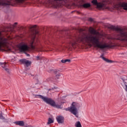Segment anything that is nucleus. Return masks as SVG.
Returning <instances> with one entry per match:
<instances>
[{"mask_svg": "<svg viewBox=\"0 0 127 127\" xmlns=\"http://www.w3.org/2000/svg\"><path fill=\"white\" fill-rule=\"evenodd\" d=\"M100 58H102L104 61H105L106 63H114V61L112 60H110L105 57H104V54H102V55L100 56Z\"/></svg>", "mask_w": 127, "mask_h": 127, "instance_id": "14", "label": "nucleus"}, {"mask_svg": "<svg viewBox=\"0 0 127 127\" xmlns=\"http://www.w3.org/2000/svg\"><path fill=\"white\" fill-rule=\"evenodd\" d=\"M81 106L82 104H80V103L78 102H73L71 104V106L70 107H68L65 109V111H68L70 112L71 114L74 115L76 118H78V109H80L81 108Z\"/></svg>", "mask_w": 127, "mask_h": 127, "instance_id": "3", "label": "nucleus"}, {"mask_svg": "<svg viewBox=\"0 0 127 127\" xmlns=\"http://www.w3.org/2000/svg\"><path fill=\"white\" fill-rule=\"evenodd\" d=\"M0 66L2 67V68H5V67H7V65H6V63H1L0 62Z\"/></svg>", "mask_w": 127, "mask_h": 127, "instance_id": "19", "label": "nucleus"}, {"mask_svg": "<svg viewBox=\"0 0 127 127\" xmlns=\"http://www.w3.org/2000/svg\"><path fill=\"white\" fill-rule=\"evenodd\" d=\"M26 56H28V57H30V55H29V54H27V53H26V54H25Z\"/></svg>", "mask_w": 127, "mask_h": 127, "instance_id": "34", "label": "nucleus"}, {"mask_svg": "<svg viewBox=\"0 0 127 127\" xmlns=\"http://www.w3.org/2000/svg\"><path fill=\"white\" fill-rule=\"evenodd\" d=\"M35 98H40V99H42L45 103H47V102L48 101V100L49 99V97H44L43 95H34Z\"/></svg>", "mask_w": 127, "mask_h": 127, "instance_id": "11", "label": "nucleus"}, {"mask_svg": "<svg viewBox=\"0 0 127 127\" xmlns=\"http://www.w3.org/2000/svg\"><path fill=\"white\" fill-rule=\"evenodd\" d=\"M61 62L62 63H65V60H62Z\"/></svg>", "mask_w": 127, "mask_h": 127, "instance_id": "33", "label": "nucleus"}, {"mask_svg": "<svg viewBox=\"0 0 127 127\" xmlns=\"http://www.w3.org/2000/svg\"><path fill=\"white\" fill-rule=\"evenodd\" d=\"M14 24H15V25H16L17 24V22H15Z\"/></svg>", "mask_w": 127, "mask_h": 127, "instance_id": "35", "label": "nucleus"}, {"mask_svg": "<svg viewBox=\"0 0 127 127\" xmlns=\"http://www.w3.org/2000/svg\"><path fill=\"white\" fill-rule=\"evenodd\" d=\"M7 44H8L7 39L4 38L0 31V50H1L2 48L7 47Z\"/></svg>", "mask_w": 127, "mask_h": 127, "instance_id": "5", "label": "nucleus"}, {"mask_svg": "<svg viewBox=\"0 0 127 127\" xmlns=\"http://www.w3.org/2000/svg\"><path fill=\"white\" fill-rule=\"evenodd\" d=\"M60 76H61V74L58 73L56 75V78H54L53 77V78H52L51 80L53 81V82H56V81H57L56 79H59V78H60Z\"/></svg>", "mask_w": 127, "mask_h": 127, "instance_id": "16", "label": "nucleus"}, {"mask_svg": "<svg viewBox=\"0 0 127 127\" xmlns=\"http://www.w3.org/2000/svg\"><path fill=\"white\" fill-rule=\"evenodd\" d=\"M0 5L8 6V5H11V2L8 0H0Z\"/></svg>", "mask_w": 127, "mask_h": 127, "instance_id": "10", "label": "nucleus"}, {"mask_svg": "<svg viewBox=\"0 0 127 127\" xmlns=\"http://www.w3.org/2000/svg\"><path fill=\"white\" fill-rule=\"evenodd\" d=\"M5 122H6V123H7V120H5Z\"/></svg>", "mask_w": 127, "mask_h": 127, "instance_id": "36", "label": "nucleus"}, {"mask_svg": "<svg viewBox=\"0 0 127 127\" xmlns=\"http://www.w3.org/2000/svg\"><path fill=\"white\" fill-rule=\"evenodd\" d=\"M19 62L23 64H25L26 67H29L31 65V62H29V61H27L26 59H21L19 60Z\"/></svg>", "mask_w": 127, "mask_h": 127, "instance_id": "12", "label": "nucleus"}, {"mask_svg": "<svg viewBox=\"0 0 127 127\" xmlns=\"http://www.w3.org/2000/svg\"><path fill=\"white\" fill-rule=\"evenodd\" d=\"M91 2L93 5H96L99 9H104L105 8V4L98 2V0H92Z\"/></svg>", "mask_w": 127, "mask_h": 127, "instance_id": "8", "label": "nucleus"}, {"mask_svg": "<svg viewBox=\"0 0 127 127\" xmlns=\"http://www.w3.org/2000/svg\"><path fill=\"white\" fill-rule=\"evenodd\" d=\"M4 69L6 71V72H7V73H9V69H8V68L5 67Z\"/></svg>", "mask_w": 127, "mask_h": 127, "instance_id": "31", "label": "nucleus"}, {"mask_svg": "<svg viewBox=\"0 0 127 127\" xmlns=\"http://www.w3.org/2000/svg\"><path fill=\"white\" fill-rule=\"evenodd\" d=\"M91 33H92V34H94L95 35H96V34H97V31H96V30H91Z\"/></svg>", "mask_w": 127, "mask_h": 127, "instance_id": "24", "label": "nucleus"}, {"mask_svg": "<svg viewBox=\"0 0 127 127\" xmlns=\"http://www.w3.org/2000/svg\"><path fill=\"white\" fill-rule=\"evenodd\" d=\"M36 60L37 61H39V60H42V58L40 56H37L36 57Z\"/></svg>", "mask_w": 127, "mask_h": 127, "instance_id": "23", "label": "nucleus"}, {"mask_svg": "<svg viewBox=\"0 0 127 127\" xmlns=\"http://www.w3.org/2000/svg\"><path fill=\"white\" fill-rule=\"evenodd\" d=\"M53 123H54V120L52 118H49L48 119L47 125H51V124H53Z\"/></svg>", "mask_w": 127, "mask_h": 127, "instance_id": "18", "label": "nucleus"}, {"mask_svg": "<svg viewBox=\"0 0 127 127\" xmlns=\"http://www.w3.org/2000/svg\"><path fill=\"white\" fill-rule=\"evenodd\" d=\"M14 124L16 126H19V127H24L25 124H24V121H18L14 122Z\"/></svg>", "mask_w": 127, "mask_h": 127, "instance_id": "13", "label": "nucleus"}, {"mask_svg": "<svg viewBox=\"0 0 127 127\" xmlns=\"http://www.w3.org/2000/svg\"><path fill=\"white\" fill-rule=\"evenodd\" d=\"M84 8H88V7H91V4L90 3H85L81 5Z\"/></svg>", "mask_w": 127, "mask_h": 127, "instance_id": "17", "label": "nucleus"}, {"mask_svg": "<svg viewBox=\"0 0 127 127\" xmlns=\"http://www.w3.org/2000/svg\"><path fill=\"white\" fill-rule=\"evenodd\" d=\"M34 79H35L37 82H39L38 80V75H35V76L34 77Z\"/></svg>", "mask_w": 127, "mask_h": 127, "instance_id": "26", "label": "nucleus"}, {"mask_svg": "<svg viewBox=\"0 0 127 127\" xmlns=\"http://www.w3.org/2000/svg\"><path fill=\"white\" fill-rule=\"evenodd\" d=\"M122 6L125 10H127V3H125L124 4H123L122 5Z\"/></svg>", "mask_w": 127, "mask_h": 127, "instance_id": "21", "label": "nucleus"}, {"mask_svg": "<svg viewBox=\"0 0 127 127\" xmlns=\"http://www.w3.org/2000/svg\"><path fill=\"white\" fill-rule=\"evenodd\" d=\"M57 121L58 124H63L64 123V117L63 116H58L57 117Z\"/></svg>", "mask_w": 127, "mask_h": 127, "instance_id": "15", "label": "nucleus"}, {"mask_svg": "<svg viewBox=\"0 0 127 127\" xmlns=\"http://www.w3.org/2000/svg\"><path fill=\"white\" fill-rule=\"evenodd\" d=\"M88 21H90L91 22H93L94 21V20L92 18H88Z\"/></svg>", "mask_w": 127, "mask_h": 127, "instance_id": "29", "label": "nucleus"}, {"mask_svg": "<svg viewBox=\"0 0 127 127\" xmlns=\"http://www.w3.org/2000/svg\"><path fill=\"white\" fill-rule=\"evenodd\" d=\"M64 62H71V60H69V59H66V60H64Z\"/></svg>", "mask_w": 127, "mask_h": 127, "instance_id": "30", "label": "nucleus"}, {"mask_svg": "<svg viewBox=\"0 0 127 127\" xmlns=\"http://www.w3.org/2000/svg\"><path fill=\"white\" fill-rule=\"evenodd\" d=\"M20 28L21 29H22V30H24V29H25V27H23V26H21V27H20Z\"/></svg>", "mask_w": 127, "mask_h": 127, "instance_id": "32", "label": "nucleus"}, {"mask_svg": "<svg viewBox=\"0 0 127 127\" xmlns=\"http://www.w3.org/2000/svg\"><path fill=\"white\" fill-rule=\"evenodd\" d=\"M0 120H5V118L2 115V113H0Z\"/></svg>", "mask_w": 127, "mask_h": 127, "instance_id": "25", "label": "nucleus"}, {"mask_svg": "<svg viewBox=\"0 0 127 127\" xmlns=\"http://www.w3.org/2000/svg\"><path fill=\"white\" fill-rule=\"evenodd\" d=\"M47 104L48 105H50L52 107L54 108H56V109H62L63 107H62V105H58L56 104V102L53 99H51V98H49Z\"/></svg>", "mask_w": 127, "mask_h": 127, "instance_id": "6", "label": "nucleus"}, {"mask_svg": "<svg viewBox=\"0 0 127 127\" xmlns=\"http://www.w3.org/2000/svg\"><path fill=\"white\" fill-rule=\"evenodd\" d=\"M4 102H7V100H2Z\"/></svg>", "mask_w": 127, "mask_h": 127, "instance_id": "37", "label": "nucleus"}, {"mask_svg": "<svg viewBox=\"0 0 127 127\" xmlns=\"http://www.w3.org/2000/svg\"><path fill=\"white\" fill-rule=\"evenodd\" d=\"M54 4V5H56L57 6H59L61 4H62L63 2H67V0H50Z\"/></svg>", "mask_w": 127, "mask_h": 127, "instance_id": "9", "label": "nucleus"}, {"mask_svg": "<svg viewBox=\"0 0 127 127\" xmlns=\"http://www.w3.org/2000/svg\"><path fill=\"white\" fill-rule=\"evenodd\" d=\"M59 33L63 36L67 38V41L69 45H71L73 48L77 44V43H80L81 42L82 43H92L95 48L100 50H104L107 48H114L116 46V45L113 43L109 45H107V43H104V42L100 41V39L91 34L83 33L81 36L76 37L75 36L71 35L69 31H58L57 34H59Z\"/></svg>", "mask_w": 127, "mask_h": 127, "instance_id": "1", "label": "nucleus"}, {"mask_svg": "<svg viewBox=\"0 0 127 127\" xmlns=\"http://www.w3.org/2000/svg\"><path fill=\"white\" fill-rule=\"evenodd\" d=\"M57 88L56 87H52V88L49 89V91H52L53 90L56 89Z\"/></svg>", "mask_w": 127, "mask_h": 127, "instance_id": "27", "label": "nucleus"}, {"mask_svg": "<svg viewBox=\"0 0 127 127\" xmlns=\"http://www.w3.org/2000/svg\"><path fill=\"white\" fill-rule=\"evenodd\" d=\"M36 27V26H33L31 27L30 29V37L31 38V41L30 42V45L31 47H34V41L35 40V38H36V35H39L40 33H39V31L35 30V29L32 28H35Z\"/></svg>", "mask_w": 127, "mask_h": 127, "instance_id": "4", "label": "nucleus"}, {"mask_svg": "<svg viewBox=\"0 0 127 127\" xmlns=\"http://www.w3.org/2000/svg\"><path fill=\"white\" fill-rule=\"evenodd\" d=\"M52 71L53 72V73H55V74H57L58 73V71L57 70L52 69Z\"/></svg>", "mask_w": 127, "mask_h": 127, "instance_id": "28", "label": "nucleus"}, {"mask_svg": "<svg viewBox=\"0 0 127 127\" xmlns=\"http://www.w3.org/2000/svg\"><path fill=\"white\" fill-rule=\"evenodd\" d=\"M75 127H82L81 123L79 121L76 122L75 123Z\"/></svg>", "mask_w": 127, "mask_h": 127, "instance_id": "20", "label": "nucleus"}, {"mask_svg": "<svg viewBox=\"0 0 127 127\" xmlns=\"http://www.w3.org/2000/svg\"><path fill=\"white\" fill-rule=\"evenodd\" d=\"M12 27H15L14 25H11V24H9L8 26H7V28L11 29Z\"/></svg>", "mask_w": 127, "mask_h": 127, "instance_id": "22", "label": "nucleus"}, {"mask_svg": "<svg viewBox=\"0 0 127 127\" xmlns=\"http://www.w3.org/2000/svg\"><path fill=\"white\" fill-rule=\"evenodd\" d=\"M19 50L20 52H23L25 54H26V52L29 51L28 46L26 44L20 45L19 46Z\"/></svg>", "mask_w": 127, "mask_h": 127, "instance_id": "7", "label": "nucleus"}, {"mask_svg": "<svg viewBox=\"0 0 127 127\" xmlns=\"http://www.w3.org/2000/svg\"><path fill=\"white\" fill-rule=\"evenodd\" d=\"M109 28L115 30L117 33H119L116 38L117 40H121V41H127V32H125L124 29H122V28L119 27H116L114 25L110 26Z\"/></svg>", "mask_w": 127, "mask_h": 127, "instance_id": "2", "label": "nucleus"}]
</instances>
